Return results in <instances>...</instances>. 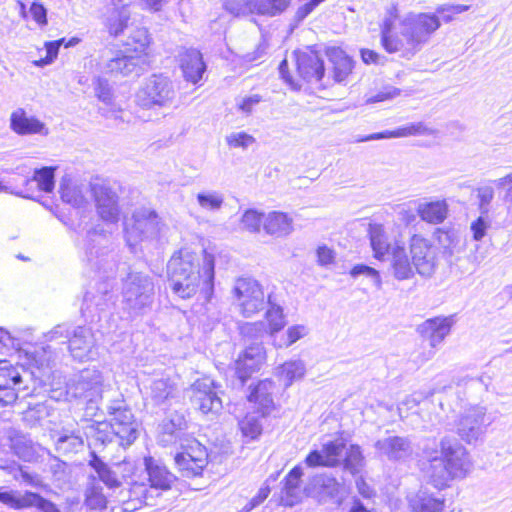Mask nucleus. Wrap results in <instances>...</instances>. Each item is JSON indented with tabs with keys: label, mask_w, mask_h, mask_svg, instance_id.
<instances>
[{
	"label": "nucleus",
	"mask_w": 512,
	"mask_h": 512,
	"mask_svg": "<svg viewBox=\"0 0 512 512\" xmlns=\"http://www.w3.org/2000/svg\"><path fill=\"white\" fill-rule=\"evenodd\" d=\"M30 491H26L24 493H20L18 491L9 490V491H1L0 490V502L7 505L8 507L16 510L26 509L28 508V501Z\"/></svg>",
	"instance_id": "nucleus-46"
},
{
	"label": "nucleus",
	"mask_w": 512,
	"mask_h": 512,
	"mask_svg": "<svg viewBox=\"0 0 512 512\" xmlns=\"http://www.w3.org/2000/svg\"><path fill=\"white\" fill-rule=\"evenodd\" d=\"M198 205L205 211H218L224 203V195L216 190H204L196 195Z\"/></svg>",
	"instance_id": "nucleus-44"
},
{
	"label": "nucleus",
	"mask_w": 512,
	"mask_h": 512,
	"mask_svg": "<svg viewBox=\"0 0 512 512\" xmlns=\"http://www.w3.org/2000/svg\"><path fill=\"white\" fill-rule=\"evenodd\" d=\"M268 304L269 308L262 322H266V330L272 342L274 338L278 337L277 334L285 327L286 320L282 307L274 304L270 295L268 296Z\"/></svg>",
	"instance_id": "nucleus-39"
},
{
	"label": "nucleus",
	"mask_w": 512,
	"mask_h": 512,
	"mask_svg": "<svg viewBox=\"0 0 512 512\" xmlns=\"http://www.w3.org/2000/svg\"><path fill=\"white\" fill-rule=\"evenodd\" d=\"M417 213L426 223L441 224L448 216V204L446 200L423 202L418 205Z\"/></svg>",
	"instance_id": "nucleus-33"
},
{
	"label": "nucleus",
	"mask_w": 512,
	"mask_h": 512,
	"mask_svg": "<svg viewBox=\"0 0 512 512\" xmlns=\"http://www.w3.org/2000/svg\"><path fill=\"white\" fill-rule=\"evenodd\" d=\"M368 232L374 258L389 261L392 274L397 280L412 278L414 268L424 277H430L435 272L436 248L423 235L413 234L410 237V259L400 233H388L381 224H370Z\"/></svg>",
	"instance_id": "nucleus-1"
},
{
	"label": "nucleus",
	"mask_w": 512,
	"mask_h": 512,
	"mask_svg": "<svg viewBox=\"0 0 512 512\" xmlns=\"http://www.w3.org/2000/svg\"><path fill=\"white\" fill-rule=\"evenodd\" d=\"M95 340L92 331L86 327H77L69 339V349L73 358L79 361L93 359Z\"/></svg>",
	"instance_id": "nucleus-23"
},
{
	"label": "nucleus",
	"mask_w": 512,
	"mask_h": 512,
	"mask_svg": "<svg viewBox=\"0 0 512 512\" xmlns=\"http://www.w3.org/2000/svg\"><path fill=\"white\" fill-rule=\"evenodd\" d=\"M177 59L184 79L197 84L206 70L201 52L195 48L182 47L178 51Z\"/></svg>",
	"instance_id": "nucleus-20"
},
{
	"label": "nucleus",
	"mask_w": 512,
	"mask_h": 512,
	"mask_svg": "<svg viewBox=\"0 0 512 512\" xmlns=\"http://www.w3.org/2000/svg\"><path fill=\"white\" fill-rule=\"evenodd\" d=\"M326 55L333 64V77L335 81H345L353 69V61L351 58L339 47L327 48Z\"/></svg>",
	"instance_id": "nucleus-34"
},
{
	"label": "nucleus",
	"mask_w": 512,
	"mask_h": 512,
	"mask_svg": "<svg viewBox=\"0 0 512 512\" xmlns=\"http://www.w3.org/2000/svg\"><path fill=\"white\" fill-rule=\"evenodd\" d=\"M114 9L110 16L107 17L106 26L108 31L113 36H118L124 28L127 26V22L130 18V13L125 4H121L122 0H112Z\"/></svg>",
	"instance_id": "nucleus-40"
},
{
	"label": "nucleus",
	"mask_w": 512,
	"mask_h": 512,
	"mask_svg": "<svg viewBox=\"0 0 512 512\" xmlns=\"http://www.w3.org/2000/svg\"><path fill=\"white\" fill-rule=\"evenodd\" d=\"M208 454L206 448L196 439L189 440L183 446V451L175 456V464L183 476L192 477L200 475L207 465Z\"/></svg>",
	"instance_id": "nucleus-12"
},
{
	"label": "nucleus",
	"mask_w": 512,
	"mask_h": 512,
	"mask_svg": "<svg viewBox=\"0 0 512 512\" xmlns=\"http://www.w3.org/2000/svg\"><path fill=\"white\" fill-rule=\"evenodd\" d=\"M397 18L396 6L389 7L381 27V43L388 53H399L402 57L413 56L440 27L438 16L431 13H411L399 23Z\"/></svg>",
	"instance_id": "nucleus-2"
},
{
	"label": "nucleus",
	"mask_w": 512,
	"mask_h": 512,
	"mask_svg": "<svg viewBox=\"0 0 512 512\" xmlns=\"http://www.w3.org/2000/svg\"><path fill=\"white\" fill-rule=\"evenodd\" d=\"M437 454V451H425L426 458L429 462L427 468H425V474L435 488L443 489L455 478L452 473H450L442 456H438Z\"/></svg>",
	"instance_id": "nucleus-26"
},
{
	"label": "nucleus",
	"mask_w": 512,
	"mask_h": 512,
	"mask_svg": "<svg viewBox=\"0 0 512 512\" xmlns=\"http://www.w3.org/2000/svg\"><path fill=\"white\" fill-rule=\"evenodd\" d=\"M262 222L264 223L262 214L257 210L249 209L242 215L241 228L249 232H258Z\"/></svg>",
	"instance_id": "nucleus-56"
},
{
	"label": "nucleus",
	"mask_w": 512,
	"mask_h": 512,
	"mask_svg": "<svg viewBox=\"0 0 512 512\" xmlns=\"http://www.w3.org/2000/svg\"><path fill=\"white\" fill-rule=\"evenodd\" d=\"M90 465L94 468L95 472L100 481H102L109 488H116L120 485V481L117 478L114 471H112L105 463L100 459L94 458Z\"/></svg>",
	"instance_id": "nucleus-48"
},
{
	"label": "nucleus",
	"mask_w": 512,
	"mask_h": 512,
	"mask_svg": "<svg viewBox=\"0 0 512 512\" xmlns=\"http://www.w3.org/2000/svg\"><path fill=\"white\" fill-rule=\"evenodd\" d=\"M159 493L153 494L147 484L134 482L126 491H121L120 501L123 503L124 512H133L143 505H153L154 499Z\"/></svg>",
	"instance_id": "nucleus-22"
},
{
	"label": "nucleus",
	"mask_w": 512,
	"mask_h": 512,
	"mask_svg": "<svg viewBox=\"0 0 512 512\" xmlns=\"http://www.w3.org/2000/svg\"><path fill=\"white\" fill-rule=\"evenodd\" d=\"M412 136L410 124L397 128L393 131H384L379 133H373L370 135H367L363 138L357 139V142H366V141H372V140H379V139H387V138H403V137H409Z\"/></svg>",
	"instance_id": "nucleus-54"
},
{
	"label": "nucleus",
	"mask_w": 512,
	"mask_h": 512,
	"mask_svg": "<svg viewBox=\"0 0 512 512\" xmlns=\"http://www.w3.org/2000/svg\"><path fill=\"white\" fill-rule=\"evenodd\" d=\"M84 504L91 510H104L107 507V499L102 492V487L91 477L86 491Z\"/></svg>",
	"instance_id": "nucleus-43"
},
{
	"label": "nucleus",
	"mask_w": 512,
	"mask_h": 512,
	"mask_svg": "<svg viewBox=\"0 0 512 512\" xmlns=\"http://www.w3.org/2000/svg\"><path fill=\"white\" fill-rule=\"evenodd\" d=\"M10 128L18 135H48V128L34 116H29L23 108H17L10 115Z\"/></svg>",
	"instance_id": "nucleus-25"
},
{
	"label": "nucleus",
	"mask_w": 512,
	"mask_h": 512,
	"mask_svg": "<svg viewBox=\"0 0 512 512\" xmlns=\"http://www.w3.org/2000/svg\"><path fill=\"white\" fill-rule=\"evenodd\" d=\"M175 97L173 81L163 74H153L139 87L135 101L144 109H163L170 107Z\"/></svg>",
	"instance_id": "nucleus-5"
},
{
	"label": "nucleus",
	"mask_w": 512,
	"mask_h": 512,
	"mask_svg": "<svg viewBox=\"0 0 512 512\" xmlns=\"http://www.w3.org/2000/svg\"><path fill=\"white\" fill-rule=\"evenodd\" d=\"M299 74L307 81H320L324 76V64L318 53L309 50L296 54Z\"/></svg>",
	"instance_id": "nucleus-28"
},
{
	"label": "nucleus",
	"mask_w": 512,
	"mask_h": 512,
	"mask_svg": "<svg viewBox=\"0 0 512 512\" xmlns=\"http://www.w3.org/2000/svg\"><path fill=\"white\" fill-rule=\"evenodd\" d=\"M478 207L481 214H488L489 206L494 199V189L491 186H482L476 190Z\"/></svg>",
	"instance_id": "nucleus-61"
},
{
	"label": "nucleus",
	"mask_w": 512,
	"mask_h": 512,
	"mask_svg": "<svg viewBox=\"0 0 512 512\" xmlns=\"http://www.w3.org/2000/svg\"><path fill=\"white\" fill-rule=\"evenodd\" d=\"M56 449L60 453L78 452L82 449L84 442L80 435L71 432L70 434H62L55 442Z\"/></svg>",
	"instance_id": "nucleus-47"
},
{
	"label": "nucleus",
	"mask_w": 512,
	"mask_h": 512,
	"mask_svg": "<svg viewBox=\"0 0 512 512\" xmlns=\"http://www.w3.org/2000/svg\"><path fill=\"white\" fill-rule=\"evenodd\" d=\"M495 185L498 188L506 189L504 202L508 214L512 216V173L495 180Z\"/></svg>",
	"instance_id": "nucleus-63"
},
{
	"label": "nucleus",
	"mask_w": 512,
	"mask_h": 512,
	"mask_svg": "<svg viewBox=\"0 0 512 512\" xmlns=\"http://www.w3.org/2000/svg\"><path fill=\"white\" fill-rule=\"evenodd\" d=\"M375 449L380 456L394 461L404 459L412 452L410 441L400 436H388L377 440Z\"/></svg>",
	"instance_id": "nucleus-27"
},
{
	"label": "nucleus",
	"mask_w": 512,
	"mask_h": 512,
	"mask_svg": "<svg viewBox=\"0 0 512 512\" xmlns=\"http://www.w3.org/2000/svg\"><path fill=\"white\" fill-rule=\"evenodd\" d=\"M452 323L450 317H435L424 321L417 330L425 340L429 341L430 346L435 348L450 333Z\"/></svg>",
	"instance_id": "nucleus-24"
},
{
	"label": "nucleus",
	"mask_w": 512,
	"mask_h": 512,
	"mask_svg": "<svg viewBox=\"0 0 512 512\" xmlns=\"http://www.w3.org/2000/svg\"><path fill=\"white\" fill-rule=\"evenodd\" d=\"M110 426L120 440L121 445H131L138 437V424L130 409L122 407H110Z\"/></svg>",
	"instance_id": "nucleus-14"
},
{
	"label": "nucleus",
	"mask_w": 512,
	"mask_h": 512,
	"mask_svg": "<svg viewBox=\"0 0 512 512\" xmlns=\"http://www.w3.org/2000/svg\"><path fill=\"white\" fill-rule=\"evenodd\" d=\"M103 378L99 371L85 369L67 384L64 392L58 389L52 390L51 398L70 401L72 399H84L88 402H96L101 398Z\"/></svg>",
	"instance_id": "nucleus-7"
},
{
	"label": "nucleus",
	"mask_w": 512,
	"mask_h": 512,
	"mask_svg": "<svg viewBox=\"0 0 512 512\" xmlns=\"http://www.w3.org/2000/svg\"><path fill=\"white\" fill-rule=\"evenodd\" d=\"M342 489L343 485L334 477L327 474H317L310 478L304 488V493L318 502H326L338 496Z\"/></svg>",
	"instance_id": "nucleus-19"
},
{
	"label": "nucleus",
	"mask_w": 512,
	"mask_h": 512,
	"mask_svg": "<svg viewBox=\"0 0 512 512\" xmlns=\"http://www.w3.org/2000/svg\"><path fill=\"white\" fill-rule=\"evenodd\" d=\"M168 275L173 292L182 299L199 293L209 301L214 292V256L204 253L202 263L199 257L188 250L175 253L168 262Z\"/></svg>",
	"instance_id": "nucleus-3"
},
{
	"label": "nucleus",
	"mask_w": 512,
	"mask_h": 512,
	"mask_svg": "<svg viewBox=\"0 0 512 512\" xmlns=\"http://www.w3.org/2000/svg\"><path fill=\"white\" fill-rule=\"evenodd\" d=\"M487 408L480 404H465L460 407L458 413L446 416L444 421L447 430L457 434L467 444L480 440L486 433L485 423Z\"/></svg>",
	"instance_id": "nucleus-4"
},
{
	"label": "nucleus",
	"mask_w": 512,
	"mask_h": 512,
	"mask_svg": "<svg viewBox=\"0 0 512 512\" xmlns=\"http://www.w3.org/2000/svg\"><path fill=\"white\" fill-rule=\"evenodd\" d=\"M154 296L152 279L141 272H130L123 280L122 297L124 308L138 314L150 307Z\"/></svg>",
	"instance_id": "nucleus-6"
},
{
	"label": "nucleus",
	"mask_w": 512,
	"mask_h": 512,
	"mask_svg": "<svg viewBox=\"0 0 512 512\" xmlns=\"http://www.w3.org/2000/svg\"><path fill=\"white\" fill-rule=\"evenodd\" d=\"M239 427L242 434L249 439L257 438L262 431V426L255 415H247L239 422Z\"/></svg>",
	"instance_id": "nucleus-55"
},
{
	"label": "nucleus",
	"mask_w": 512,
	"mask_h": 512,
	"mask_svg": "<svg viewBox=\"0 0 512 512\" xmlns=\"http://www.w3.org/2000/svg\"><path fill=\"white\" fill-rule=\"evenodd\" d=\"M365 459L362 455L361 449L357 445H351L346 452L344 459V466L352 474L359 473L364 467Z\"/></svg>",
	"instance_id": "nucleus-50"
},
{
	"label": "nucleus",
	"mask_w": 512,
	"mask_h": 512,
	"mask_svg": "<svg viewBox=\"0 0 512 512\" xmlns=\"http://www.w3.org/2000/svg\"><path fill=\"white\" fill-rule=\"evenodd\" d=\"M111 288L112 286L110 283L103 282L97 288V293L88 291L84 296V301L94 303L96 306L102 307L106 305V303L112 298V296L110 295Z\"/></svg>",
	"instance_id": "nucleus-53"
},
{
	"label": "nucleus",
	"mask_w": 512,
	"mask_h": 512,
	"mask_svg": "<svg viewBox=\"0 0 512 512\" xmlns=\"http://www.w3.org/2000/svg\"><path fill=\"white\" fill-rule=\"evenodd\" d=\"M241 335L247 340H261L268 332L266 330V322H248L241 326Z\"/></svg>",
	"instance_id": "nucleus-52"
},
{
	"label": "nucleus",
	"mask_w": 512,
	"mask_h": 512,
	"mask_svg": "<svg viewBox=\"0 0 512 512\" xmlns=\"http://www.w3.org/2000/svg\"><path fill=\"white\" fill-rule=\"evenodd\" d=\"M225 142L229 148L245 151L256 143V139L245 131H234L226 135Z\"/></svg>",
	"instance_id": "nucleus-49"
},
{
	"label": "nucleus",
	"mask_w": 512,
	"mask_h": 512,
	"mask_svg": "<svg viewBox=\"0 0 512 512\" xmlns=\"http://www.w3.org/2000/svg\"><path fill=\"white\" fill-rule=\"evenodd\" d=\"M54 171L53 167H43L34 172L32 181L37 182L40 190L51 192L54 188Z\"/></svg>",
	"instance_id": "nucleus-51"
},
{
	"label": "nucleus",
	"mask_w": 512,
	"mask_h": 512,
	"mask_svg": "<svg viewBox=\"0 0 512 512\" xmlns=\"http://www.w3.org/2000/svg\"><path fill=\"white\" fill-rule=\"evenodd\" d=\"M192 403L204 414L218 413L222 409V401L216 391L213 380L205 378L192 385Z\"/></svg>",
	"instance_id": "nucleus-15"
},
{
	"label": "nucleus",
	"mask_w": 512,
	"mask_h": 512,
	"mask_svg": "<svg viewBox=\"0 0 512 512\" xmlns=\"http://www.w3.org/2000/svg\"><path fill=\"white\" fill-rule=\"evenodd\" d=\"M441 456L454 478H464L471 469L466 448L456 439L443 437L440 441Z\"/></svg>",
	"instance_id": "nucleus-11"
},
{
	"label": "nucleus",
	"mask_w": 512,
	"mask_h": 512,
	"mask_svg": "<svg viewBox=\"0 0 512 512\" xmlns=\"http://www.w3.org/2000/svg\"><path fill=\"white\" fill-rule=\"evenodd\" d=\"M144 461L150 482L149 488L153 494L159 490H169L176 479L175 476L165 466L155 464L152 458H145Z\"/></svg>",
	"instance_id": "nucleus-29"
},
{
	"label": "nucleus",
	"mask_w": 512,
	"mask_h": 512,
	"mask_svg": "<svg viewBox=\"0 0 512 512\" xmlns=\"http://www.w3.org/2000/svg\"><path fill=\"white\" fill-rule=\"evenodd\" d=\"M470 9L469 5L464 4H443L436 8V12L443 15V20L446 23L454 19V15L461 14Z\"/></svg>",
	"instance_id": "nucleus-62"
},
{
	"label": "nucleus",
	"mask_w": 512,
	"mask_h": 512,
	"mask_svg": "<svg viewBox=\"0 0 512 512\" xmlns=\"http://www.w3.org/2000/svg\"><path fill=\"white\" fill-rule=\"evenodd\" d=\"M408 504L412 512H444L445 499L420 490L408 496Z\"/></svg>",
	"instance_id": "nucleus-30"
},
{
	"label": "nucleus",
	"mask_w": 512,
	"mask_h": 512,
	"mask_svg": "<svg viewBox=\"0 0 512 512\" xmlns=\"http://www.w3.org/2000/svg\"><path fill=\"white\" fill-rule=\"evenodd\" d=\"M309 334V328L304 324H295L289 326L285 333L277 338H274L271 344L277 348H288L300 339Z\"/></svg>",
	"instance_id": "nucleus-42"
},
{
	"label": "nucleus",
	"mask_w": 512,
	"mask_h": 512,
	"mask_svg": "<svg viewBox=\"0 0 512 512\" xmlns=\"http://www.w3.org/2000/svg\"><path fill=\"white\" fill-rule=\"evenodd\" d=\"M303 475L302 467L295 466L285 477L282 500L286 506H293L300 502L304 491L300 490L301 477Z\"/></svg>",
	"instance_id": "nucleus-31"
},
{
	"label": "nucleus",
	"mask_w": 512,
	"mask_h": 512,
	"mask_svg": "<svg viewBox=\"0 0 512 512\" xmlns=\"http://www.w3.org/2000/svg\"><path fill=\"white\" fill-rule=\"evenodd\" d=\"M263 101V96L258 93L246 94L235 99V108L239 113L250 116Z\"/></svg>",
	"instance_id": "nucleus-45"
},
{
	"label": "nucleus",
	"mask_w": 512,
	"mask_h": 512,
	"mask_svg": "<svg viewBox=\"0 0 512 512\" xmlns=\"http://www.w3.org/2000/svg\"><path fill=\"white\" fill-rule=\"evenodd\" d=\"M186 427V420L183 415L175 413L163 421L162 431L168 435H175Z\"/></svg>",
	"instance_id": "nucleus-57"
},
{
	"label": "nucleus",
	"mask_w": 512,
	"mask_h": 512,
	"mask_svg": "<svg viewBox=\"0 0 512 512\" xmlns=\"http://www.w3.org/2000/svg\"><path fill=\"white\" fill-rule=\"evenodd\" d=\"M146 64L144 56H135L124 51V53H119L109 59L105 63L103 71L114 76L138 75L142 66Z\"/></svg>",
	"instance_id": "nucleus-21"
},
{
	"label": "nucleus",
	"mask_w": 512,
	"mask_h": 512,
	"mask_svg": "<svg viewBox=\"0 0 512 512\" xmlns=\"http://www.w3.org/2000/svg\"><path fill=\"white\" fill-rule=\"evenodd\" d=\"M222 8L234 17H275L284 13L291 0H221Z\"/></svg>",
	"instance_id": "nucleus-10"
},
{
	"label": "nucleus",
	"mask_w": 512,
	"mask_h": 512,
	"mask_svg": "<svg viewBox=\"0 0 512 512\" xmlns=\"http://www.w3.org/2000/svg\"><path fill=\"white\" fill-rule=\"evenodd\" d=\"M231 293L239 312L244 317H252L265 307L264 290L260 283L253 278H237Z\"/></svg>",
	"instance_id": "nucleus-9"
},
{
	"label": "nucleus",
	"mask_w": 512,
	"mask_h": 512,
	"mask_svg": "<svg viewBox=\"0 0 512 512\" xmlns=\"http://www.w3.org/2000/svg\"><path fill=\"white\" fill-rule=\"evenodd\" d=\"M91 189L101 219L108 223H116L120 215L117 193L105 183H95Z\"/></svg>",
	"instance_id": "nucleus-16"
},
{
	"label": "nucleus",
	"mask_w": 512,
	"mask_h": 512,
	"mask_svg": "<svg viewBox=\"0 0 512 512\" xmlns=\"http://www.w3.org/2000/svg\"><path fill=\"white\" fill-rule=\"evenodd\" d=\"M93 85L95 95L97 96V98L106 105H111L113 100V94L108 81L101 77H97L94 79Z\"/></svg>",
	"instance_id": "nucleus-58"
},
{
	"label": "nucleus",
	"mask_w": 512,
	"mask_h": 512,
	"mask_svg": "<svg viewBox=\"0 0 512 512\" xmlns=\"http://www.w3.org/2000/svg\"><path fill=\"white\" fill-rule=\"evenodd\" d=\"M23 373L26 370L22 366H14L8 360H0V387H19L23 383Z\"/></svg>",
	"instance_id": "nucleus-41"
},
{
	"label": "nucleus",
	"mask_w": 512,
	"mask_h": 512,
	"mask_svg": "<svg viewBox=\"0 0 512 512\" xmlns=\"http://www.w3.org/2000/svg\"><path fill=\"white\" fill-rule=\"evenodd\" d=\"M29 497V505L28 508L35 507L40 512H60L59 508L56 504L43 498L40 494L30 492Z\"/></svg>",
	"instance_id": "nucleus-59"
},
{
	"label": "nucleus",
	"mask_w": 512,
	"mask_h": 512,
	"mask_svg": "<svg viewBox=\"0 0 512 512\" xmlns=\"http://www.w3.org/2000/svg\"><path fill=\"white\" fill-rule=\"evenodd\" d=\"M437 239L439 244L452 253L453 249L459 242L458 235L454 231L437 230Z\"/></svg>",
	"instance_id": "nucleus-64"
},
{
	"label": "nucleus",
	"mask_w": 512,
	"mask_h": 512,
	"mask_svg": "<svg viewBox=\"0 0 512 512\" xmlns=\"http://www.w3.org/2000/svg\"><path fill=\"white\" fill-rule=\"evenodd\" d=\"M264 229L273 236H286L293 231V219L283 212H270L264 219Z\"/></svg>",
	"instance_id": "nucleus-35"
},
{
	"label": "nucleus",
	"mask_w": 512,
	"mask_h": 512,
	"mask_svg": "<svg viewBox=\"0 0 512 512\" xmlns=\"http://www.w3.org/2000/svg\"><path fill=\"white\" fill-rule=\"evenodd\" d=\"M345 446L346 444L342 438L328 441L322 445L321 450L311 451L305 458V464L311 468L336 466L340 463Z\"/></svg>",
	"instance_id": "nucleus-18"
},
{
	"label": "nucleus",
	"mask_w": 512,
	"mask_h": 512,
	"mask_svg": "<svg viewBox=\"0 0 512 512\" xmlns=\"http://www.w3.org/2000/svg\"><path fill=\"white\" fill-rule=\"evenodd\" d=\"M490 227V221L487 217V214H481L470 224V230L472 232V237L475 241H481L485 235L487 230Z\"/></svg>",
	"instance_id": "nucleus-60"
},
{
	"label": "nucleus",
	"mask_w": 512,
	"mask_h": 512,
	"mask_svg": "<svg viewBox=\"0 0 512 512\" xmlns=\"http://www.w3.org/2000/svg\"><path fill=\"white\" fill-rule=\"evenodd\" d=\"M159 224L155 211L146 207L135 209L132 216L124 221V234L129 247L133 249L139 243L156 237Z\"/></svg>",
	"instance_id": "nucleus-8"
},
{
	"label": "nucleus",
	"mask_w": 512,
	"mask_h": 512,
	"mask_svg": "<svg viewBox=\"0 0 512 512\" xmlns=\"http://www.w3.org/2000/svg\"><path fill=\"white\" fill-rule=\"evenodd\" d=\"M266 360V352L261 342L246 347L235 362L238 378L244 382L252 373L259 370Z\"/></svg>",
	"instance_id": "nucleus-17"
},
{
	"label": "nucleus",
	"mask_w": 512,
	"mask_h": 512,
	"mask_svg": "<svg viewBox=\"0 0 512 512\" xmlns=\"http://www.w3.org/2000/svg\"><path fill=\"white\" fill-rule=\"evenodd\" d=\"M275 389L273 381L266 379L260 381L248 396V401L258 405L262 415L268 414L273 407L272 393Z\"/></svg>",
	"instance_id": "nucleus-32"
},
{
	"label": "nucleus",
	"mask_w": 512,
	"mask_h": 512,
	"mask_svg": "<svg viewBox=\"0 0 512 512\" xmlns=\"http://www.w3.org/2000/svg\"><path fill=\"white\" fill-rule=\"evenodd\" d=\"M306 373V365L301 359H291L277 367L276 375L285 387L292 385L294 381L301 380Z\"/></svg>",
	"instance_id": "nucleus-37"
},
{
	"label": "nucleus",
	"mask_w": 512,
	"mask_h": 512,
	"mask_svg": "<svg viewBox=\"0 0 512 512\" xmlns=\"http://www.w3.org/2000/svg\"><path fill=\"white\" fill-rule=\"evenodd\" d=\"M151 43L148 30L146 28L134 29L124 43L125 51L135 56H144L148 63V48Z\"/></svg>",
	"instance_id": "nucleus-36"
},
{
	"label": "nucleus",
	"mask_w": 512,
	"mask_h": 512,
	"mask_svg": "<svg viewBox=\"0 0 512 512\" xmlns=\"http://www.w3.org/2000/svg\"><path fill=\"white\" fill-rule=\"evenodd\" d=\"M141 385L145 402L153 405H160L173 398L176 392V384L164 373L146 377Z\"/></svg>",
	"instance_id": "nucleus-13"
},
{
	"label": "nucleus",
	"mask_w": 512,
	"mask_h": 512,
	"mask_svg": "<svg viewBox=\"0 0 512 512\" xmlns=\"http://www.w3.org/2000/svg\"><path fill=\"white\" fill-rule=\"evenodd\" d=\"M86 186L72 180L63 179L60 185L61 198L64 202L74 206L81 207L86 203Z\"/></svg>",
	"instance_id": "nucleus-38"
}]
</instances>
